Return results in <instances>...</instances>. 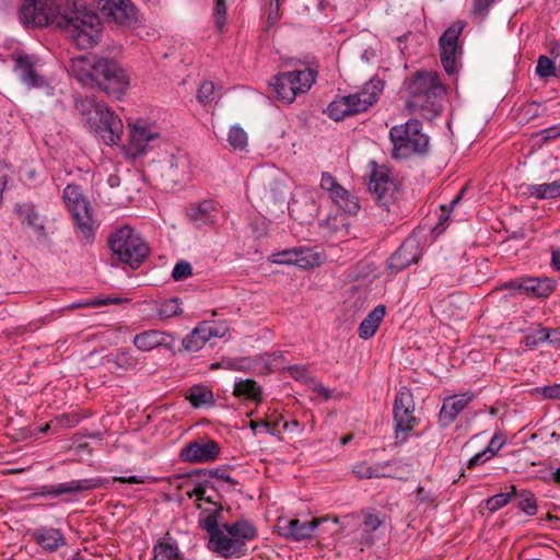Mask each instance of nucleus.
I'll use <instances>...</instances> for the list:
<instances>
[{
  "label": "nucleus",
  "instance_id": "f257e3e1",
  "mask_svg": "<svg viewBox=\"0 0 560 560\" xmlns=\"http://www.w3.org/2000/svg\"><path fill=\"white\" fill-rule=\"evenodd\" d=\"M19 19L25 26L55 25L65 31L80 49L91 48L101 32L100 18L74 0H23Z\"/></svg>",
  "mask_w": 560,
  "mask_h": 560
},
{
  "label": "nucleus",
  "instance_id": "f03ea898",
  "mask_svg": "<svg viewBox=\"0 0 560 560\" xmlns=\"http://www.w3.org/2000/svg\"><path fill=\"white\" fill-rule=\"evenodd\" d=\"M406 90L408 93L406 105L411 112H420L429 119L440 115L445 88L436 72L417 71L406 82Z\"/></svg>",
  "mask_w": 560,
  "mask_h": 560
},
{
  "label": "nucleus",
  "instance_id": "7ed1b4c3",
  "mask_svg": "<svg viewBox=\"0 0 560 560\" xmlns=\"http://www.w3.org/2000/svg\"><path fill=\"white\" fill-rule=\"evenodd\" d=\"M389 139L393 144L392 156L396 160L415 154L423 155L429 151V137L422 131V124L418 119L392 127Z\"/></svg>",
  "mask_w": 560,
  "mask_h": 560
},
{
  "label": "nucleus",
  "instance_id": "20e7f679",
  "mask_svg": "<svg viewBox=\"0 0 560 560\" xmlns=\"http://www.w3.org/2000/svg\"><path fill=\"white\" fill-rule=\"evenodd\" d=\"M108 245L118 259L138 268L149 255V246L130 225L116 229L108 237Z\"/></svg>",
  "mask_w": 560,
  "mask_h": 560
},
{
  "label": "nucleus",
  "instance_id": "39448f33",
  "mask_svg": "<svg viewBox=\"0 0 560 560\" xmlns=\"http://www.w3.org/2000/svg\"><path fill=\"white\" fill-rule=\"evenodd\" d=\"M374 167L370 175L368 188L375 202L388 213H397L398 201L402 196L401 184L386 166Z\"/></svg>",
  "mask_w": 560,
  "mask_h": 560
},
{
  "label": "nucleus",
  "instance_id": "423d86ee",
  "mask_svg": "<svg viewBox=\"0 0 560 560\" xmlns=\"http://www.w3.org/2000/svg\"><path fill=\"white\" fill-rule=\"evenodd\" d=\"M93 86H98L109 97L119 100L129 86V77L115 60L100 57L94 71Z\"/></svg>",
  "mask_w": 560,
  "mask_h": 560
},
{
  "label": "nucleus",
  "instance_id": "0eeeda50",
  "mask_svg": "<svg viewBox=\"0 0 560 560\" xmlns=\"http://www.w3.org/2000/svg\"><path fill=\"white\" fill-rule=\"evenodd\" d=\"M63 201L71 213L78 232L86 242H92L94 237V221L90 211L89 202L83 197L79 186L69 184L63 189Z\"/></svg>",
  "mask_w": 560,
  "mask_h": 560
},
{
  "label": "nucleus",
  "instance_id": "6e6552de",
  "mask_svg": "<svg viewBox=\"0 0 560 560\" xmlns=\"http://www.w3.org/2000/svg\"><path fill=\"white\" fill-rule=\"evenodd\" d=\"M89 127L101 133L106 144L118 145L121 141L124 126L121 119L114 115L104 103H97L86 116Z\"/></svg>",
  "mask_w": 560,
  "mask_h": 560
},
{
  "label": "nucleus",
  "instance_id": "1a4fd4ad",
  "mask_svg": "<svg viewBox=\"0 0 560 560\" xmlns=\"http://www.w3.org/2000/svg\"><path fill=\"white\" fill-rule=\"evenodd\" d=\"M314 82V72L307 68L278 74L272 88L279 101L291 103L299 94L307 92Z\"/></svg>",
  "mask_w": 560,
  "mask_h": 560
},
{
  "label": "nucleus",
  "instance_id": "9d476101",
  "mask_svg": "<svg viewBox=\"0 0 560 560\" xmlns=\"http://www.w3.org/2000/svg\"><path fill=\"white\" fill-rule=\"evenodd\" d=\"M415 401L410 392L399 390L394 400L393 416H394V431L395 438L398 442L405 443L410 433L419 424V419L413 415Z\"/></svg>",
  "mask_w": 560,
  "mask_h": 560
},
{
  "label": "nucleus",
  "instance_id": "9b49d317",
  "mask_svg": "<svg viewBox=\"0 0 560 560\" xmlns=\"http://www.w3.org/2000/svg\"><path fill=\"white\" fill-rule=\"evenodd\" d=\"M464 27L465 22L456 21L439 38L441 62L443 69L450 75L458 71V59L462 55L458 39Z\"/></svg>",
  "mask_w": 560,
  "mask_h": 560
},
{
  "label": "nucleus",
  "instance_id": "f8f14e48",
  "mask_svg": "<svg viewBox=\"0 0 560 560\" xmlns=\"http://www.w3.org/2000/svg\"><path fill=\"white\" fill-rule=\"evenodd\" d=\"M320 189L334 205L343 212L357 215L361 209L359 198L339 184L330 173L324 172L320 176Z\"/></svg>",
  "mask_w": 560,
  "mask_h": 560
},
{
  "label": "nucleus",
  "instance_id": "ddd939ff",
  "mask_svg": "<svg viewBox=\"0 0 560 560\" xmlns=\"http://www.w3.org/2000/svg\"><path fill=\"white\" fill-rule=\"evenodd\" d=\"M160 136V128L155 124L144 120L129 124V142L126 147V153L131 158L144 154L150 143L156 141Z\"/></svg>",
  "mask_w": 560,
  "mask_h": 560
},
{
  "label": "nucleus",
  "instance_id": "4468645a",
  "mask_svg": "<svg viewBox=\"0 0 560 560\" xmlns=\"http://www.w3.org/2000/svg\"><path fill=\"white\" fill-rule=\"evenodd\" d=\"M97 8L108 23L132 27L138 22L137 9L130 0H97Z\"/></svg>",
  "mask_w": 560,
  "mask_h": 560
},
{
  "label": "nucleus",
  "instance_id": "2eb2a0df",
  "mask_svg": "<svg viewBox=\"0 0 560 560\" xmlns=\"http://www.w3.org/2000/svg\"><path fill=\"white\" fill-rule=\"evenodd\" d=\"M383 89L384 82L382 80L371 79L360 91L346 95V102H348L352 114L357 115L368 110L377 102Z\"/></svg>",
  "mask_w": 560,
  "mask_h": 560
},
{
  "label": "nucleus",
  "instance_id": "dca6fc26",
  "mask_svg": "<svg viewBox=\"0 0 560 560\" xmlns=\"http://www.w3.org/2000/svg\"><path fill=\"white\" fill-rule=\"evenodd\" d=\"M208 549L224 559L241 558L247 552V546L228 534L224 528L209 537Z\"/></svg>",
  "mask_w": 560,
  "mask_h": 560
},
{
  "label": "nucleus",
  "instance_id": "f3484780",
  "mask_svg": "<svg viewBox=\"0 0 560 560\" xmlns=\"http://www.w3.org/2000/svg\"><path fill=\"white\" fill-rule=\"evenodd\" d=\"M35 60L26 54H19L14 58L13 71L19 80L27 88L50 89L48 82L36 72Z\"/></svg>",
  "mask_w": 560,
  "mask_h": 560
},
{
  "label": "nucleus",
  "instance_id": "a211bd4d",
  "mask_svg": "<svg viewBox=\"0 0 560 560\" xmlns=\"http://www.w3.org/2000/svg\"><path fill=\"white\" fill-rule=\"evenodd\" d=\"M421 257V249L416 238L405 240L398 249L389 257L388 268L398 273L411 264H417Z\"/></svg>",
  "mask_w": 560,
  "mask_h": 560
},
{
  "label": "nucleus",
  "instance_id": "6ab92c4d",
  "mask_svg": "<svg viewBox=\"0 0 560 560\" xmlns=\"http://www.w3.org/2000/svg\"><path fill=\"white\" fill-rule=\"evenodd\" d=\"M219 453L220 447L213 440L194 441L182 448L180 458L188 463H207L214 460Z\"/></svg>",
  "mask_w": 560,
  "mask_h": 560
},
{
  "label": "nucleus",
  "instance_id": "aec40b11",
  "mask_svg": "<svg viewBox=\"0 0 560 560\" xmlns=\"http://www.w3.org/2000/svg\"><path fill=\"white\" fill-rule=\"evenodd\" d=\"M223 335L224 329L215 323L202 322L183 339V347L188 351L196 352L212 337H222Z\"/></svg>",
  "mask_w": 560,
  "mask_h": 560
},
{
  "label": "nucleus",
  "instance_id": "412c9836",
  "mask_svg": "<svg viewBox=\"0 0 560 560\" xmlns=\"http://www.w3.org/2000/svg\"><path fill=\"white\" fill-rule=\"evenodd\" d=\"M271 261L278 265H295L301 269H310L315 265V252L311 247H298L272 255Z\"/></svg>",
  "mask_w": 560,
  "mask_h": 560
},
{
  "label": "nucleus",
  "instance_id": "4be33fe9",
  "mask_svg": "<svg viewBox=\"0 0 560 560\" xmlns=\"http://www.w3.org/2000/svg\"><path fill=\"white\" fill-rule=\"evenodd\" d=\"M474 397L475 395L471 393L446 397L443 400L442 408L439 412V424L442 428L450 427L456 420L457 416L474 399Z\"/></svg>",
  "mask_w": 560,
  "mask_h": 560
},
{
  "label": "nucleus",
  "instance_id": "5701e85b",
  "mask_svg": "<svg viewBox=\"0 0 560 560\" xmlns=\"http://www.w3.org/2000/svg\"><path fill=\"white\" fill-rule=\"evenodd\" d=\"M107 486L108 480L101 477L70 480L54 486V498H58L63 494H77L84 491L107 488Z\"/></svg>",
  "mask_w": 560,
  "mask_h": 560
},
{
  "label": "nucleus",
  "instance_id": "b1692460",
  "mask_svg": "<svg viewBox=\"0 0 560 560\" xmlns=\"http://www.w3.org/2000/svg\"><path fill=\"white\" fill-rule=\"evenodd\" d=\"M100 57L78 56L70 61L71 74L84 86H93L94 71Z\"/></svg>",
  "mask_w": 560,
  "mask_h": 560
},
{
  "label": "nucleus",
  "instance_id": "393cba45",
  "mask_svg": "<svg viewBox=\"0 0 560 560\" xmlns=\"http://www.w3.org/2000/svg\"><path fill=\"white\" fill-rule=\"evenodd\" d=\"M279 528L284 537L292 538L295 541L311 539L315 532V518L304 521L292 518L285 521Z\"/></svg>",
  "mask_w": 560,
  "mask_h": 560
},
{
  "label": "nucleus",
  "instance_id": "a878e982",
  "mask_svg": "<svg viewBox=\"0 0 560 560\" xmlns=\"http://www.w3.org/2000/svg\"><path fill=\"white\" fill-rule=\"evenodd\" d=\"M190 171V161L188 155L183 151L172 154L167 161L165 176L174 184L180 183L188 178Z\"/></svg>",
  "mask_w": 560,
  "mask_h": 560
},
{
  "label": "nucleus",
  "instance_id": "bb28decb",
  "mask_svg": "<svg viewBox=\"0 0 560 560\" xmlns=\"http://www.w3.org/2000/svg\"><path fill=\"white\" fill-rule=\"evenodd\" d=\"M15 212L22 224H26L38 235L45 234L44 219L37 211L36 206L34 203H18L15 206Z\"/></svg>",
  "mask_w": 560,
  "mask_h": 560
},
{
  "label": "nucleus",
  "instance_id": "cd10ccee",
  "mask_svg": "<svg viewBox=\"0 0 560 560\" xmlns=\"http://www.w3.org/2000/svg\"><path fill=\"white\" fill-rule=\"evenodd\" d=\"M32 538L44 550L52 552L66 544L63 534L58 528L39 527L32 533Z\"/></svg>",
  "mask_w": 560,
  "mask_h": 560
},
{
  "label": "nucleus",
  "instance_id": "c85d7f7f",
  "mask_svg": "<svg viewBox=\"0 0 560 560\" xmlns=\"http://www.w3.org/2000/svg\"><path fill=\"white\" fill-rule=\"evenodd\" d=\"M170 337L168 334L156 330V329H150L145 330L143 332L137 334L133 337V346L143 352L152 351L161 346H166V339Z\"/></svg>",
  "mask_w": 560,
  "mask_h": 560
},
{
  "label": "nucleus",
  "instance_id": "c756f323",
  "mask_svg": "<svg viewBox=\"0 0 560 560\" xmlns=\"http://www.w3.org/2000/svg\"><path fill=\"white\" fill-rule=\"evenodd\" d=\"M386 314V307L384 305H377L374 307L361 322L358 334L361 339L368 340L373 337L378 329L380 324L384 319Z\"/></svg>",
  "mask_w": 560,
  "mask_h": 560
},
{
  "label": "nucleus",
  "instance_id": "7c9ffc66",
  "mask_svg": "<svg viewBox=\"0 0 560 560\" xmlns=\"http://www.w3.org/2000/svg\"><path fill=\"white\" fill-rule=\"evenodd\" d=\"M104 363L109 370L129 371L136 368L137 361L127 349H120L117 352L108 353L104 357Z\"/></svg>",
  "mask_w": 560,
  "mask_h": 560
},
{
  "label": "nucleus",
  "instance_id": "2f4dec72",
  "mask_svg": "<svg viewBox=\"0 0 560 560\" xmlns=\"http://www.w3.org/2000/svg\"><path fill=\"white\" fill-rule=\"evenodd\" d=\"M556 289V282L549 278L525 277V295L548 298Z\"/></svg>",
  "mask_w": 560,
  "mask_h": 560
},
{
  "label": "nucleus",
  "instance_id": "473e14b6",
  "mask_svg": "<svg viewBox=\"0 0 560 560\" xmlns=\"http://www.w3.org/2000/svg\"><path fill=\"white\" fill-rule=\"evenodd\" d=\"M222 527L228 534L232 535L235 539L241 540L245 546L247 541L255 539L257 536V530L254 525L245 520H241L232 524L223 522Z\"/></svg>",
  "mask_w": 560,
  "mask_h": 560
},
{
  "label": "nucleus",
  "instance_id": "72a5a7b5",
  "mask_svg": "<svg viewBox=\"0 0 560 560\" xmlns=\"http://www.w3.org/2000/svg\"><path fill=\"white\" fill-rule=\"evenodd\" d=\"M526 192L540 200L560 197V179L552 183L527 185Z\"/></svg>",
  "mask_w": 560,
  "mask_h": 560
},
{
  "label": "nucleus",
  "instance_id": "f704fd0d",
  "mask_svg": "<svg viewBox=\"0 0 560 560\" xmlns=\"http://www.w3.org/2000/svg\"><path fill=\"white\" fill-rule=\"evenodd\" d=\"M223 508L220 506L214 510H205L199 515V526L209 533V536H212L215 532L222 529V524L219 523L223 521L222 516Z\"/></svg>",
  "mask_w": 560,
  "mask_h": 560
},
{
  "label": "nucleus",
  "instance_id": "c9c22d12",
  "mask_svg": "<svg viewBox=\"0 0 560 560\" xmlns=\"http://www.w3.org/2000/svg\"><path fill=\"white\" fill-rule=\"evenodd\" d=\"M233 394L237 397H245L254 401H260L261 387L254 380H241L234 384Z\"/></svg>",
  "mask_w": 560,
  "mask_h": 560
},
{
  "label": "nucleus",
  "instance_id": "e433bc0d",
  "mask_svg": "<svg viewBox=\"0 0 560 560\" xmlns=\"http://www.w3.org/2000/svg\"><path fill=\"white\" fill-rule=\"evenodd\" d=\"M285 360L280 351L266 353L255 359V366L260 365V371L264 373H270L285 368Z\"/></svg>",
  "mask_w": 560,
  "mask_h": 560
},
{
  "label": "nucleus",
  "instance_id": "4c0bfd02",
  "mask_svg": "<svg viewBox=\"0 0 560 560\" xmlns=\"http://www.w3.org/2000/svg\"><path fill=\"white\" fill-rule=\"evenodd\" d=\"M382 525V521L373 514H365L364 520L360 527V535L362 542L365 546H371L375 540V533Z\"/></svg>",
  "mask_w": 560,
  "mask_h": 560
},
{
  "label": "nucleus",
  "instance_id": "58836bf2",
  "mask_svg": "<svg viewBox=\"0 0 560 560\" xmlns=\"http://www.w3.org/2000/svg\"><path fill=\"white\" fill-rule=\"evenodd\" d=\"M213 209L212 201L206 200L198 206H191L187 211V215L196 225L200 226L211 221V212Z\"/></svg>",
  "mask_w": 560,
  "mask_h": 560
},
{
  "label": "nucleus",
  "instance_id": "ea45409f",
  "mask_svg": "<svg viewBox=\"0 0 560 560\" xmlns=\"http://www.w3.org/2000/svg\"><path fill=\"white\" fill-rule=\"evenodd\" d=\"M552 335H559V331L557 329L539 327L526 336L525 345L529 348H536L546 342L556 343V340L551 339Z\"/></svg>",
  "mask_w": 560,
  "mask_h": 560
},
{
  "label": "nucleus",
  "instance_id": "a19ab883",
  "mask_svg": "<svg viewBox=\"0 0 560 560\" xmlns=\"http://www.w3.org/2000/svg\"><path fill=\"white\" fill-rule=\"evenodd\" d=\"M512 493L518 498L520 509L529 516L537 513V503L535 495L528 490L516 491L515 486H511Z\"/></svg>",
  "mask_w": 560,
  "mask_h": 560
},
{
  "label": "nucleus",
  "instance_id": "79ce46f5",
  "mask_svg": "<svg viewBox=\"0 0 560 560\" xmlns=\"http://www.w3.org/2000/svg\"><path fill=\"white\" fill-rule=\"evenodd\" d=\"M187 399L195 408L213 401V394L210 389L201 385H195L189 389Z\"/></svg>",
  "mask_w": 560,
  "mask_h": 560
},
{
  "label": "nucleus",
  "instance_id": "37998d69",
  "mask_svg": "<svg viewBox=\"0 0 560 560\" xmlns=\"http://www.w3.org/2000/svg\"><path fill=\"white\" fill-rule=\"evenodd\" d=\"M327 115L335 121L343 119L346 116H352V112L345 96L334 100L326 109Z\"/></svg>",
  "mask_w": 560,
  "mask_h": 560
},
{
  "label": "nucleus",
  "instance_id": "c03bdc74",
  "mask_svg": "<svg viewBox=\"0 0 560 560\" xmlns=\"http://www.w3.org/2000/svg\"><path fill=\"white\" fill-rule=\"evenodd\" d=\"M155 560H183L175 542H161L154 548Z\"/></svg>",
  "mask_w": 560,
  "mask_h": 560
},
{
  "label": "nucleus",
  "instance_id": "a18cd8bd",
  "mask_svg": "<svg viewBox=\"0 0 560 560\" xmlns=\"http://www.w3.org/2000/svg\"><path fill=\"white\" fill-rule=\"evenodd\" d=\"M156 313L161 319H167L179 315L182 313L180 300L178 298H172L167 301L162 302L158 306Z\"/></svg>",
  "mask_w": 560,
  "mask_h": 560
},
{
  "label": "nucleus",
  "instance_id": "49530a36",
  "mask_svg": "<svg viewBox=\"0 0 560 560\" xmlns=\"http://www.w3.org/2000/svg\"><path fill=\"white\" fill-rule=\"evenodd\" d=\"M247 133L240 126L231 127L228 135V142L233 150H244L247 147Z\"/></svg>",
  "mask_w": 560,
  "mask_h": 560
},
{
  "label": "nucleus",
  "instance_id": "de8ad7c7",
  "mask_svg": "<svg viewBox=\"0 0 560 560\" xmlns=\"http://www.w3.org/2000/svg\"><path fill=\"white\" fill-rule=\"evenodd\" d=\"M555 61L546 56H539L536 73L540 78L558 77Z\"/></svg>",
  "mask_w": 560,
  "mask_h": 560
},
{
  "label": "nucleus",
  "instance_id": "09e8293b",
  "mask_svg": "<svg viewBox=\"0 0 560 560\" xmlns=\"http://www.w3.org/2000/svg\"><path fill=\"white\" fill-rule=\"evenodd\" d=\"M214 98V84L211 81L201 83L198 90L197 100L200 104L207 105Z\"/></svg>",
  "mask_w": 560,
  "mask_h": 560
},
{
  "label": "nucleus",
  "instance_id": "8fccbe9b",
  "mask_svg": "<svg viewBox=\"0 0 560 560\" xmlns=\"http://www.w3.org/2000/svg\"><path fill=\"white\" fill-rule=\"evenodd\" d=\"M225 366L234 371H248L255 369V360L248 358L230 359L225 361Z\"/></svg>",
  "mask_w": 560,
  "mask_h": 560
},
{
  "label": "nucleus",
  "instance_id": "3c124183",
  "mask_svg": "<svg viewBox=\"0 0 560 560\" xmlns=\"http://www.w3.org/2000/svg\"><path fill=\"white\" fill-rule=\"evenodd\" d=\"M510 499L511 493L494 494L487 500V509L491 512H495L505 506L510 502Z\"/></svg>",
  "mask_w": 560,
  "mask_h": 560
},
{
  "label": "nucleus",
  "instance_id": "603ef678",
  "mask_svg": "<svg viewBox=\"0 0 560 560\" xmlns=\"http://www.w3.org/2000/svg\"><path fill=\"white\" fill-rule=\"evenodd\" d=\"M226 5L224 0H214L213 21L218 30L225 25Z\"/></svg>",
  "mask_w": 560,
  "mask_h": 560
},
{
  "label": "nucleus",
  "instance_id": "864d4df0",
  "mask_svg": "<svg viewBox=\"0 0 560 560\" xmlns=\"http://www.w3.org/2000/svg\"><path fill=\"white\" fill-rule=\"evenodd\" d=\"M541 394L546 399H560V383L553 385H545L541 387H535L532 390V395Z\"/></svg>",
  "mask_w": 560,
  "mask_h": 560
},
{
  "label": "nucleus",
  "instance_id": "5fc2aeb1",
  "mask_svg": "<svg viewBox=\"0 0 560 560\" xmlns=\"http://www.w3.org/2000/svg\"><path fill=\"white\" fill-rule=\"evenodd\" d=\"M494 0H472L471 14L483 20Z\"/></svg>",
  "mask_w": 560,
  "mask_h": 560
},
{
  "label": "nucleus",
  "instance_id": "6e6d98bb",
  "mask_svg": "<svg viewBox=\"0 0 560 560\" xmlns=\"http://www.w3.org/2000/svg\"><path fill=\"white\" fill-rule=\"evenodd\" d=\"M191 265L187 261H179L173 268L172 277L175 281H182L191 276Z\"/></svg>",
  "mask_w": 560,
  "mask_h": 560
},
{
  "label": "nucleus",
  "instance_id": "4d7b16f0",
  "mask_svg": "<svg viewBox=\"0 0 560 560\" xmlns=\"http://www.w3.org/2000/svg\"><path fill=\"white\" fill-rule=\"evenodd\" d=\"M495 455L492 454V452L488 447H486L485 450H482V451L478 452L477 454H475L468 460L467 468L468 469H472L476 466H479V465H482V464L487 463L488 460H490Z\"/></svg>",
  "mask_w": 560,
  "mask_h": 560
},
{
  "label": "nucleus",
  "instance_id": "13d9d810",
  "mask_svg": "<svg viewBox=\"0 0 560 560\" xmlns=\"http://www.w3.org/2000/svg\"><path fill=\"white\" fill-rule=\"evenodd\" d=\"M464 194H465V188H463L447 206H445V205L441 206L442 213L439 218V224H442L444 221H446L450 218V213L459 203Z\"/></svg>",
  "mask_w": 560,
  "mask_h": 560
},
{
  "label": "nucleus",
  "instance_id": "bf43d9fd",
  "mask_svg": "<svg viewBox=\"0 0 560 560\" xmlns=\"http://www.w3.org/2000/svg\"><path fill=\"white\" fill-rule=\"evenodd\" d=\"M500 290H511L515 294H525V277L515 278L502 283Z\"/></svg>",
  "mask_w": 560,
  "mask_h": 560
},
{
  "label": "nucleus",
  "instance_id": "052dcab7",
  "mask_svg": "<svg viewBox=\"0 0 560 560\" xmlns=\"http://www.w3.org/2000/svg\"><path fill=\"white\" fill-rule=\"evenodd\" d=\"M207 474L210 476V477H214L218 479V481L220 482H224V483H228V488H234L235 486V481L232 479V477L223 469H210L207 471Z\"/></svg>",
  "mask_w": 560,
  "mask_h": 560
},
{
  "label": "nucleus",
  "instance_id": "680f3d73",
  "mask_svg": "<svg viewBox=\"0 0 560 560\" xmlns=\"http://www.w3.org/2000/svg\"><path fill=\"white\" fill-rule=\"evenodd\" d=\"M118 302H119L118 299H113V300H110V299H106V300L91 299V300H86V301L78 303V304H72L70 307L71 308H74V307H97V306L108 305V304L118 303Z\"/></svg>",
  "mask_w": 560,
  "mask_h": 560
},
{
  "label": "nucleus",
  "instance_id": "e2e57ef3",
  "mask_svg": "<svg viewBox=\"0 0 560 560\" xmlns=\"http://www.w3.org/2000/svg\"><path fill=\"white\" fill-rule=\"evenodd\" d=\"M97 103L98 102H96L94 98L85 97L82 100H78L75 103V107L81 115L86 117Z\"/></svg>",
  "mask_w": 560,
  "mask_h": 560
},
{
  "label": "nucleus",
  "instance_id": "0e129e2a",
  "mask_svg": "<svg viewBox=\"0 0 560 560\" xmlns=\"http://www.w3.org/2000/svg\"><path fill=\"white\" fill-rule=\"evenodd\" d=\"M416 499L420 504H432L434 502V494L422 486L416 489Z\"/></svg>",
  "mask_w": 560,
  "mask_h": 560
},
{
  "label": "nucleus",
  "instance_id": "69168bd1",
  "mask_svg": "<svg viewBox=\"0 0 560 560\" xmlns=\"http://www.w3.org/2000/svg\"><path fill=\"white\" fill-rule=\"evenodd\" d=\"M290 374L296 381L301 382H307L312 378L311 372L304 366L294 365L290 368Z\"/></svg>",
  "mask_w": 560,
  "mask_h": 560
},
{
  "label": "nucleus",
  "instance_id": "338daca9",
  "mask_svg": "<svg viewBox=\"0 0 560 560\" xmlns=\"http://www.w3.org/2000/svg\"><path fill=\"white\" fill-rule=\"evenodd\" d=\"M506 439L503 434H494L488 444V448L492 454L497 455L498 452L505 445Z\"/></svg>",
  "mask_w": 560,
  "mask_h": 560
},
{
  "label": "nucleus",
  "instance_id": "774afa93",
  "mask_svg": "<svg viewBox=\"0 0 560 560\" xmlns=\"http://www.w3.org/2000/svg\"><path fill=\"white\" fill-rule=\"evenodd\" d=\"M352 472L359 478H366V479L372 478V475H373L372 466H370L365 463H359V464L354 465L352 468Z\"/></svg>",
  "mask_w": 560,
  "mask_h": 560
}]
</instances>
